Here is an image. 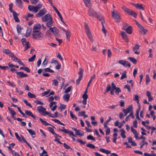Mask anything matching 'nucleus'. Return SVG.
Here are the masks:
<instances>
[{
    "mask_svg": "<svg viewBox=\"0 0 156 156\" xmlns=\"http://www.w3.org/2000/svg\"><path fill=\"white\" fill-rule=\"evenodd\" d=\"M52 84L55 86L58 85V82L56 80H52Z\"/></svg>",
    "mask_w": 156,
    "mask_h": 156,
    "instance_id": "obj_51",
    "label": "nucleus"
},
{
    "mask_svg": "<svg viewBox=\"0 0 156 156\" xmlns=\"http://www.w3.org/2000/svg\"><path fill=\"white\" fill-rule=\"evenodd\" d=\"M15 136L17 140L20 142H22V140L17 133H15Z\"/></svg>",
    "mask_w": 156,
    "mask_h": 156,
    "instance_id": "obj_52",
    "label": "nucleus"
},
{
    "mask_svg": "<svg viewBox=\"0 0 156 156\" xmlns=\"http://www.w3.org/2000/svg\"><path fill=\"white\" fill-rule=\"evenodd\" d=\"M133 100L137 101L138 104H139V96L137 94L134 95Z\"/></svg>",
    "mask_w": 156,
    "mask_h": 156,
    "instance_id": "obj_41",
    "label": "nucleus"
},
{
    "mask_svg": "<svg viewBox=\"0 0 156 156\" xmlns=\"http://www.w3.org/2000/svg\"><path fill=\"white\" fill-rule=\"evenodd\" d=\"M31 30V29H27L25 34V37H28L30 35Z\"/></svg>",
    "mask_w": 156,
    "mask_h": 156,
    "instance_id": "obj_36",
    "label": "nucleus"
},
{
    "mask_svg": "<svg viewBox=\"0 0 156 156\" xmlns=\"http://www.w3.org/2000/svg\"><path fill=\"white\" fill-rule=\"evenodd\" d=\"M3 53H5L6 54H8L11 51L9 49H3Z\"/></svg>",
    "mask_w": 156,
    "mask_h": 156,
    "instance_id": "obj_62",
    "label": "nucleus"
},
{
    "mask_svg": "<svg viewBox=\"0 0 156 156\" xmlns=\"http://www.w3.org/2000/svg\"><path fill=\"white\" fill-rule=\"evenodd\" d=\"M25 114L28 116L32 117L35 120L37 119L36 117L34 115L32 112L30 111L26 110L25 111Z\"/></svg>",
    "mask_w": 156,
    "mask_h": 156,
    "instance_id": "obj_15",
    "label": "nucleus"
},
{
    "mask_svg": "<svg viewBox=\"0 0 156 156\" xmlns=\"http://www.w3.org/2000/svg\"><path fill=\"white\" fill-rule=\"evenodd\" d=\"M62 30L65 33L66 39L67 40L69 39L70 38L71 34L70 30H65L64 29H62Z\"/></svg>",
    "mask_w": 156,
    "mask_h": 156,
    "instance_id": "obj_20",
    "label": "nucleus"
},
{
    "mask_svg": "<svg viewBox=\"0 0 156 156\" xmlns=\"http://www.w3.org/2000/svg\"><path fill=\"white\" fill-rule=\"evenodd\" d=\"M56 78L57 79L60 81L62 85H63L64 84L65 82V79L64 78L59 76H57Z\"/></svg>",
    "mask_w": 156,
    "mask_h": 156,
    "instance_id": "obj_34",
    "label": "nucleus"
},
{
    "mask_svg": "<svg viewBox=\"0 0 156 156\" xmlns=\"http://www.w3.org/2000/svg\"><path fill=\"white\" fill-rule=\"evenodd\" d=\"M154 112L153 111H151L150 112V114L153 118V120H154L155 119L156 116L154 115Z\"/></svg>",
    "mask_w": 156,
    "mask_h": 156,
    "instance_id": "obj_54",
    "label": "nucleus"
},
{
    "mask_svg": "<svg viewBox=\"0 0 156 156\" xmlns=\"http://www.w3.org/2000/svg\"><path fill=\"white\" fill-rule=\"evenodd\" d=\"M122 9L127 14L133 16L134 17H136L137 15L136 13L130 9L126 8V6H123L122 7Z\"/></svg>",
    "mask_w": 156,
    "mask_h": 156,
    "instance_id": "obj_4",
    "label": "nucleus"
},
{
    "mask_svg": "<svg viewBox=\"0 0 156 156\" xmlns=\"http://www.w3.org/2000/svg\"><path fill=\"white\" fill-rule=\"evenodd\" d=\"M112 89L111 90H115L117 88L116 87L115 84L113 83H112L111 84Z\"/></svg>",
    "mask_w": 156,
    "mask_h": 156,
    "instance_id": "obj_59",
    "label": "nucleus"
},
{
    "mask_svg": "<svg viewBox=\"0 0 156 156\" xmlns=\"http://www.w3.org/2000/svg\"><path fill=\"white\" fill-rule=\"evenodd\" d=\"M49 30L53 33L55 37H58L59 36V30L56 27H50Z\"/></svg>",
    "mask_w": 156,
    "mask_h": 156,
    "instance_id": "obj_6",
    "label": "nucleus"
},
{
    "mask_svg": "<svg viewBox=\"0 0 156 156\" xmlns=\"http://www.w3.org/2000/svg\"><path fill=\"white\" fill-rule=\"evenodd\" d=\"M27 130L30 134L32 136V137L34 138L35 137V136H33V135H35L36 133L35 132L34 130H33L31 129H27Z\"/></svg>",
    "mask_w": 156,
    "mask_h": 156,
    "instance_id": "obj_30",
    "label": "nucleus"
},
{
    "mask_svg": "<svg viewBox=\"0 0 156 156\" xmlns=\"http://www.w3.org/2000/svg\"><path fill=\"white\" fill-rule=\"evenodd\" d=\"M99 20L101 22V23L102 25V31L105 34H106V30L105 29V27L103 23H105V21L102 18H101L99 19Z\"/></svg>",
    "mask_w": 156,
    "mask_h": 156,
    "instance_id": "obj_21",
    "label": "nucleus"
},
{
    "mask_svg": "<svg viewBox=\"0 0 156 156\" xmlns=\"http://www.w3.org/2000/svg\"><path fill=\"white\" fill-rule=\"evenodd\" d=\"M32 36L33 38L35 40H41L43 37L42 33L40 31L33 32Z\"/></svg>",
    "mask_w": 156,
    "mask_h": 156,
    "instance_id": "obj_3",
    "label": "nucleus"
},
{
    "mask_svg": "<svg viewBox=\"0 0 156 156\" xmlns=\"http://www.w3.org/2000/svg\"><path fill=\"white\" fill-rule=\"evenodd\" d=\"M53 22L52 19L50 20L47 21L46 23V26L50 28L51 27L53 26Z\"/></svg>",
    "mask_w": 156,
    "mask_h": 156,
    "instance_id": "obj_27",
    "label": "nucleus"
},
{
    "mask_svg": "<svg viewBox=\"0 0 156 156\" xmlns=\"http://www.w3.org/2000/svg\"><path fill=\"white\" fill-rule=\"evenodd\" d=\"M134 6L137 8L140 9L144 10V8L142 6V4H136L134 5Z\"/></svg>",
    "mask_w": 156,
    "mask_h": 156,
    "instance_id": "obj_32",
    "label": "nucleus"
},
{
    "mask_svg": "<svg viewBox=\"0 0 156 156\" xmlns=\"http://www.w3.org/2000/svg\"><path fill=\"white\" fill-rule=\"evenodd\" d=\"M87 139L89 140H95V138L91 135H89L87 136Z\"/></svg>",
    "mask_w": 156,
    "mask_h": 156,
    "instance_id": "obj_56",
    "label": "nucleus"
},
{
    "mask_svg": "<svg viewBox=\"0 0 156 156\" xmlns=\"http://www.w3.org/2000/svg\"><path fill=\"white\" fill-rule=\"evenodd\" d=\"M119 63L123 66L125 67L128 66L129 67H131V65L130 63L128 62L123 60H120L118 62Z\"/></svg>",
    "mask_w": 156,
    "mask_h": 156,
    "instance_id": "obj_11",
    "label": "nucleus"
},
{
    "mask_svg": "<svg viewBox=\"0 0 156 156\" xmlns=\"http://www.w3.org/2000/svg\"><path fill=\"white\" fill-rule=\"evenodd\" d=\"M16 5L20 8L22 9L23 8V3L21 0H16Z\"/></svg>",
    "mask_w": 156,
    "mask_h": 156,
    "instance_id": "obj_22",
    "label": "nucleus"
},
{
    "mask_svg": "<svg viewBox=\"0 0 156 156\" xmlns=\"http://www.w3.org/2000/svg\"><path fill=\"white\" fill-rule=\"evenodd\" d=\"M128 59L134 64H136L137 62V60L133 57H128Z\"/></svg>",
    "mask_w": 156,
    "mask_h": 156,
    "instance_id": "obj_37",
    "label": "nucleus"
},
{
    "mask_svg": "<svg viewBox=\"0 0 156 156\" xmlns=\"http://www.w3.org/2000/svg\"><path fill=\"white\" fill-rule=\"evenodd\" d=\"M41 28V25L39 24H37L34 26L33 32L39 31V30H40Z\"/></svg>",
    "mask_w": 156,
    "mask_h": 156,
    "instance_id": "obj_18",
    "label": "nucleus"
},
{
    "mask_svg": "<svg viewBox=\"0 0 156 156\" xmlns=\"http://www.w3.org/2000/svg\"><path fill=\"white\" fill-rule=\"evenodd\" d=\"M140 47V45L137 44H136L135 47H134L133 49V50L134 51L135 54L136 55H139L140 53L139 52L137 51Z\"/></svg>",
    "mask_w": 156,
    "mask_h": 156,
    "instance_id": "obj_17",
    "label": "nucleus"
},
{
    "mask_svg": "<svg viewBox=\"0 0 156 156\" xmlns=\"http://www.w3.org/2000/svg\"><path fill=\"white\" fill-rule=\"evenodd\" d=\"M66 105H63L61 104H60V106L59 107V108L62 111V110L65 109L66 108Z\"/></svg>",
    "mask_w": 156,
    "mask_h": 156,
    "instance_id": "obj_61",
    "label": "nucleus"
},
{
    "mask_svg": "<svg viewBox=\"0 0 156 156\" xmlns=\"http://www.w3.org/2000/svg\"><path fill=\"white\" fill-rule=\"evenodd\" d=\"M8 109L12 115H14L16 114V113L14 111L12 110L11 108L8 107Z\"/></svg>",
    "mask_w": 156,
    "mask_h": 156,
    "instance_id": "obj_49",
    "label": "nucleus"
},
{
    "mask_svg": "<svg viewBox=\"0 0 156 156\" xmlns=\"http://www.w3.org/2000/svg\"><path fill=\"white\" fill-rule=\"evenodd\" d=\"M72 88V86H70L69 87L67 88H66L65 91V93H67L70 92Z\"/></svg>",
    "mask_w": 156,
    "mask_h": 156,
    "instance_id": "obj_50",
    "label": "nucleus"
},
{
    "mask_svg": "<svg viewBox=\"0 0 156 156\" xmlns=\"http://www.w3.org/2000/svg\"><path fill=\"white\" fill-rule=\"evenodd\" d=\"M121 34L122 39L125 41L127 42H129V40L127 37V35L126 33L123 31L121 32Z\"/></svg>",
    "mask_w": 156,
    "mask_h": 156,
    "instance_id": "obj_16",
    "label": "nucleus"
},
{
    "mask_svg": "<svg viewBox=\"0 0 156 156\" xmlns=\"http://www.w3.org/2000/svg\"><path fill=\"white\" fill-rule=\"evenodd\" d=\"M84 28L87 36L90 42L92 43H93L94 42V40L93 39L92 34L91 33L90 29L88 25L86 23H85L84 25Z\"/></svg>",
    "mask_w": 156,
    "mask_h": 156,
    "instance_id": "obj_1",
    "label": "nucleus"
},
{
    "mask_svg": "<svg viewBox=\"0 0 156 156\" xmlns=\"http://www.w3.org/2000/svg\"><path fill=\"white\" fill-rule=\"evenodd\" d=\"M86 146L90 148H91L92 149H94L95 148V146L92 144H88L86 145Z\"/></svg>",
    "mask_w": 156,
    "mask_h": 156,
    "instance_id": "obj_47",
    "label": "nucleus"
},
{
    "mask_svg": "<svg viewBox=\"0 0 156 156\" xmlns=\"http://www.w3.org/2000/svg\"><path fill=\"white\" fill-rule=\"evenodd\" d=\"M23 101L27 105L30 107H31L32 105H31V104L30 103H29L26 100L24 99Z\"/></svg>",
    "mask_w": 156,
    "mask_h": 156,
    "instance_id": "obj_63",
    "label": "nucleus"
},
{
    "mask_svg": "<svg viewBox=\"0 0 156 156\" xmlns=\"http://www.w3.org/2000/svg\"><path fill=\"white\" fill-rule=\"evenodd\" d=\"M83 71V69H80V71L78 72V74L79 75V76L82 77Z\"/></svg>",
    "mask_w": 156,
    "mask_h": 156,
    "instance_id": "obj_55",
    "label": "nucleus"
},
{
    "mask_svg": "<svg viewBox=\"0 0 156 156\" xmlns=\"http://www.w3.org/2000/svg\"><path fill=\"white\" fill-rule=\"evenodd\" d=\"M39 120L41 121V123L45 126H47L51 125L50 124L48 123L46 121H44L41 118H40Z\"/></svg>",
    "mask_w": 156,
    "mask_h": 156,
    "instance_id": "obj_39",
    "label": "nucleus"
},
{
    "mask_svg": "<svg viewBox=\"0 0 156 156\" xmlns=\"http://www.w3.org/2000/svg\"><path fill=\"white\" fill-rule=\"evenodd\" d=\"M27 95L28 97L30 98H36V96L35 94L30 92L28 93Z\"/></svg>",
    "mask_w": 156,
    "mask_h": 156,
    "instance_id": "obj_40",
    "label": "nucleus"
},
{
    "mask_svg": "<svg viewBox=\"0 0 156 156\" xmlns=\"http://www.w3.org/2000/svg\"><path fill=\"white\" fill-rule=\"evenodd\" d=\"M47 12V10L45 9H43L40 10L36 15L37 17H40L46 14Z\"/></svg>",
    "mask_w": 156,
    "mask_h": 156,
    "instance_id": "obj_12",
    "label": "nucleus"
},
{
    "mask_svg": "<svg viewBox=\"0 0 156 156\" xmlns=\"http://www.w3.org/2000/svg\"><path fill=\"white\" fill-rule=\"evenodd\" d=\"M42 21L47 22L52 19L51 15L50 14H47L42 18Z\"/></svg>",
    "mask_w": 156,
    "mask_h": 156,
    "instance_id": "obj_7",
    "label": "nucleus"
},
{
    "mask_svg": "<svg viewBox=\"0 0 156 156\" xmlns=\"http://www.w3.org/2000/svg\"><path fill=\"white\" fill-rule=\"evenodd\" d=\"M45 72H49L50 73H53L54 71L49 68H45L43 69Z\"/></svg>",
    "mask_w": 156,
    "mask_h": 156,
    "instance_id": "obj_53",
    "label": "nucleus"
},
{
    "mask_svg": "<svg viewBox=\"0 0 156 156\" xmlns=\"http://www.w3.org/2000/svg\"><path fill=\"white\" fill-rule=\"evenodd\" d=\"M70 97L69 94H66L63 95V98L64 101H68Z\"/></svg>",
    "mask_w": 156,
    "mask_h": 156,
    "instance_id": "obj_28",
    "label": "nucleus"
},
{
    "mask_svg": "<svg viewBox=\"0 0 156 156\" xmlns=\"http://www.w3.org/2000/svg\"><path fill=\"white\" fill-rule=\"evenodd\" d=\"M50 91V90L48 89L47 91H44L42 93V95L44 96L45 95L48 94Z\"/></svg>",
    "mask_w": 156,
    "mask_h": 156,
    "instance_id": "obj_58",
    "label": "nucleus"
},
{
    "mask_svg": "<svg viewBox=\"0 0 156 156\" xmlns=\"http://www.w3.org/2000/svg\"><path fill=\"white\" fill-rule=\"evenodd\" d=\"M120 131L121 133V136L122 137L123 139L126 138V136L125 135V130L123 129H121L120 130Z\"/></svg>",
    "mask_w": 156,
    "mask_h": 156,
    "instance_id": "obj_35",
    "label": "nucleus"
},
{
    "mask_svg": "<svg viewBox=\"0 0 156 156\" xmlns=\"http://www.w3.org/2000/svg\"><path fill=\"white\" fill-rule=\"evenodd\" d=\"M72 129L75 131L76 134L77 135H80V136H83L84 135V133L83 131L80 130H78L75 128H73Z\"/></svg>",
    "mask_w": 156,
    "mask_h": 156,
    "instance_id": "obj_13",
    "label": "nucleus"
},
{
    "mask_svg": "<svg viewBox=\"0 0 156 156\" xmlns=\"http://www.w3.org/2000/svg\"><path fill=\"white\" fill-rule=\"evenodd\" d=\"M41 4H38L37 5L34 6L32 5H29L28 6V9L30 11H33L34 13L37 12L39 9H40L42 7Z\"/></svg>",
    "mask_w": 156,
    "mask_h": 156,
    "instance_id": "obj_2",
    "label": "nucleus"
},
{
    "mask_svg": "<svg viewBox=\"0 0 156 156\" xmlns=\"http://www.w3.org/2000/svg\"><path fill=\"white\" fill-rule=\"evenodd\" d=\"M100 150L101 151L107 154L111 153L110 151L108 150H105V149L103 148H100Z\"/></svg>",
    "mask_w": 156,
    "mask_h": 156,
    "instance_id": "obj_33",
    "label": "nucleus"
},
{
    "mask_svg": "<svg viewBox=\"0 0 156 156\" xmlns=\"http://www.w3.org/2000/svg\"><path fill=\"white\" fill-rule=\"evenodd\" d=\"M39 120L41 121V123L45 126H47L51 125L50 124L48 123L46 121H44L41 118H40Z\"/></svg>",
    "mask_w": 156,
    "mask_h": 156,
    "instance_id": "obj_38",
    "label": "nucleus"
},
{
    "mask_svg": "<svg viewBox=\"0 0 156 156\" xmlns=\"http://www.w3.org/2000/svg\"><path fill=\"white\" fill-rule=\"evenodd\" d=\"M36 57V55L35 54H34L32 57H31L30 58H29L28 59V61L29 62H32L34 61Z\"/></svg>",
    "mask_w": 156,
    "mask_h": 156,
    "instance_id": "obj_48",
    "label": "nucleus"
},
{
    "mask_svg": "<svg viewBox=\"0 0 156 156\" xmlns=\"http://www.w3.org/2000/svg\"><path fill=\"white\" fill-rule=\"evenodd\" d=\"M112 16L113 17L115 20L116 21L118 22H120V18L117 11L115 12L113 10L112 12Z\"/></svg>",
    "mask_w": 156,
    "mask_h": 156,
    "instance_id": "obj_5",
    "label": "nucleus"
},
{
    "mask_svg": "<svg viewBox=\"0 0 156 156\" xmlns=\"http://www.w3.org/2000/svg\"><path fill=\"white\" fill-rule=\"evenodd\" d=\"M18 14H17L16 12H13V18L15 20V21L16 22H19L20 21L18 17Z\"/></svg>",
    "mask_w": 156,
    "mask_h": 156,
    "instance_id": "obj_25",
    "label": "nucleus"
},
{
    "mask_svg": "<svg viewBox=\"0 0 156 156\" xmlns=\"http://www.w3.org/2000/svg\"><path fill=\"white\" fill-rule=\"evenodd\" d=\"M53 105L54 106L51 108V110L53 111H54L55 110L57 107L56 102L55 101L51 102L50 104V107L51 108Z\"/></svg>",
    "mask_w": 156,
    "mask_h": 156,
    "instance_id": "obj_23",
    "label": "nucleus"
},
{
    "mask_svg": "<svg viewBox=\"0 0 156 156\" xmlns=\"http://www.w3.org/2000/svg\"><path fill=\"white\" fill-rule=\"evenodd\" d=\"M122 110L124 113V116H126L128 113L133 111V106L130 105L126 109H123Z\"/></svg>",
    "mask_w": 156,
    "mask_h": 156,
    "instance_id": "obj_8",
    "label": "nucleus"
},
{
    "mask_svg": "<svg viewBox=\"0 0 156 156\" xmlns=\"http://www.w3.org/2000/svg\"><path fill=\"white\" fill-rule=\"evenodd\" d=\"M112 89L111 90H115L117 88L116 87L115 84L113 83H112L111 84Z\"/></svg>",
    "mask_w": 156,
    "mask_h": 156,
    "instance_id": "obj_60",
    "label": "nucleus"
},
{
    "mask_svg": "<svg viewBox=\"0 0 156 156\" xmlns=\"http://www.w3.org/2000/svg\"><path fill=\"white\" fill-rule=\"evenodd\" d=\"M34 102L36 103L37 104L43 105V103L40 101H39L37 100H36L34 101Z\"/></svg>",
    "mask_w": 156,
    "mask_h": 156,
    "instance_id": "obj_57",
    "label": "nucleus"
},
{
    "mask_svg": "<svg viewBox=\"0 0 156 156\" xmlns=\"http://www.w3.org/2000/svg\"><path fill=\"white\" fill-rule=\"evenodd\" d=\"M16 74L19 76V78H22L24 77H26L28 76V75L26 74H24L22 72H16Z\"/></svg>",
    "mask_w": 156,
    "mask_h": 156,
    "instance_id": "obj_19",
    "label": "nucleus"
},
{
    "mask_svg": "<svg viewBox=\"0 0 156 156\" xmlns=\"http://www.w3.org/2000/svg\"><path fill=\"white\" fill-rule=\"evenodd\" d=\"M62 128L63 129H59V130L65 133H66L69 134V136L72 135L73 136H76V135L74 134L73 133V131H70L68 130L65 129L64 127H62Z\"/></svg>",
    "mask_w": 156,
    "mask_h": 156,
    "instance_id": "obj_9",
    "label": "nucleus"
},
{
    "mask_svg": "<svg viewBox=\"0 0 156 156\" xmlns=\"http://www.w3.org/2000/svg\"><path fill=\"white\" fill-rule=\"evenodd\" d=\"M37 110L40 113L42 112V113L41 114L42 115L45 116V112L46 111V109L44 107L41 106H38L37 108Z\"/></svg>",
    "mask_w": 156,
    "mask_h": 156,
    "instance_id": "obj_10",
    "label": "nucleus"
},
{
    "mask_svg": "<svg viewBox=\"0 0 156 156\" xmlns=\"http://www.w3.org/2000/svg\"><path fill=\"white\" fill-rule=\"evenodd\" d=\"M16 29L17 32L19 34H20L21 33V26L18 24L17 25L16 27Z\"/></svg>",
    "mask_w": 156,
    "mask_h": 156,
    "instance_id": "obj_42",
    "label": "nucleus"
},
{
    "mask_svg": "<svg viewBox=\"0 0 156 156\" xmlns=\"http://www.w3.org/2000/svg\"><path fill=\"white\" fill-rule=\"evenodd\" d=\"M139 28V31L141 33L145 34L147 32V30L145 29L143 26Z\"/></svg>",
    "mask_w": 156,
    "mask_h": 156,
    "instance_id": "obj_29",
    "label": "nucleus"
},
{
    "mask_svg": "<svg viewBox=\"0 0 156 156\" xmlns=\"http://www.w3.org/2000/svg\"><path fill=\"white\" fill-rule=\"evenodd\" d=\"M146 83L147 85H148L149 82L150 81V78L148 74H147L146 75Z\"/></svg>",
    "mask_w": 156,
    "mask_h": 156,
    "instance_id": "obj_43",
    "label": "nucleus"
},
{
    "mask_svg": "<svg viewBox=\"0 0 156 156\" xmlns=\"http://www.w3.org/2000/svg\"><path fill=\"white\" fill-rule=\"evenodd\" d=\"M84 3L86 4V6L89 8H90V0H83Z\"/></svg>",
    "mask_w": 156,
    "mask_h": 156,
    "instance_id": "obj_31",
    "label": "nucleus"
},
{
    "mask_svg": "<svg viewBox=\"0 0 156 156\" xmlns=\"http://www.w3.org/2000/svg\"><path fill=\"white\" fill-rule=\"evenodd\" d=\"M48 57L47 56H45L44 60L42 63V65L45 66L47 64L48 62V59H47V58H48Z\"/></svg>",
    "mask_w": 156,
    "mask_h": 156,
    "instance_id": "obj_45",
    "label": "nucleus"
},
{
    "mask_svg": "<svg viewBox=\"0 0 156 156\" xmlns=\"http://www.w3.org/2000/svg\"><path fill=\"white\" fill-rule=\"evenodd\" d=\"M132 27L131 26H129L127 27L125 29V30H126V32L129 34H131L132 33Z\"/></svg>",
    "mask_w": 156,
    "mask_h": 156,
    "instance_id": "obj_26",
    "label": "nucleus"
},
{
    "mask_svg": "<svg viewBox=\"0 0 156 156\" xmlns=\"http://www.w3.org/2000/svg\"><path fill=\"white\" fill-rule=\"evenodd\" d=\"M88 13L90 16L95 17L97 16V13L94 12L93 9H90L88 11Z\"/></svg>",
    "mask_w": 156,
    "mask_h": 156,
    "instance_id": "obj_14",
    "label": "nucleus"
},
{
    "mask_svg": "<svg viewBox=\"0 0 156 156\" xmlns=\"http://www.w3.org/2000/svg\"><path fill=\"white\" fill-rule=\"evenodd\" d=\"M111 90L110 93L112 95L114 94V90L111 89V86L110 85H108L107 87L106 91L104 93L105 94L106 93L108 92L109 91Z\"/></svg>",
    "mask_w": 156,
    "mask_h": 156,
    "instance_id": "obj_24",
    "label": "nucleus"
},
{
    "mask_svg": "<svg viewBox=\"0 0 156 156\" xmlns=\"http://www.w3.org/2000/svg\"><path fill=\"white\" fill-rule=\"evenodd\" d=\"M127 77V76L126 75V71H125L123 73H122L121 77L120 78V79L122 80L123 79L126 78Z\"/></svg>",
    "mask_w": 156,
    "mask_h": 156,
    "instance_id": "obj_44",
    "label": "nucleus"
},
{
    "mask_svg": "<svg viewBox=\"0 0 156 156\" xmlns=\"http://www.w3.org/2000/svg\"><path fill=\"white\" fill-rule=\"evenodd\" d=\"M45 115H48L50 117L54 118V116L53 115V114H51V113H50L49 112L46 111L45 112Z\"/></svg>",
    "mask_w": 156,
    "mask_h": 156,
    "instance_id": "obj_64",
    "label": "nucleus"
},
{
    "mask_svg": "<svg viewBox=\"0 0 156 156\" xmlns=\"http://www.w3.org/2000/svg\"><path fill=\"white\" fill-rule=\"evenodd\" d=\"M13 4L12 3H10L9 5V11L11 12H12V13H13V12H15L14 11H13V10H12V6H13Z\"/></svg>",
    "mask_w": 156,
    "mask_h": 156,
    "instance_id": "obj_46",
    "label": "nucleus"
}]
</instances>
